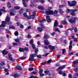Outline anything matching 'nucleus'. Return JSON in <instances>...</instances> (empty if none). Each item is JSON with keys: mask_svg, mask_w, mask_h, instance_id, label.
Instances as JSON below:
<instances>
[{"mask_svg": "<svg viewBox=\"0 0 78 78\" xmlns=\"http://www.w3.org/2000/svg\"><path fill=\"white\" fill-rule=\"evenodd\" d=\"M10 20L9 17L8 16H7L5 18V21H2V24L1 25V26L2 27H5V24L6 23V22H9Z\"/></svg>", "mask_w": 78, "mask_h": 78, "instance_id": "nucleus-1", "label": "nucleus"}, {"mask_svg": "<svg viewBox=\"0 0 78 78\" xmlns=\"http://www.w3.org/2000/svg\"><path fill=\"white\" fill-rule=\"evenodd\" d=\"M58 12L57 10H55L54 12L53 11L49 10V11H46V14L47 15H50V14H54L58 13Z\"/></svg>", "mask_w": 78, "mask_h": 78, "instance_id": "nucleus-2", "label": "nucleus"}, {"mask_svg": "<svg viewBox=\"0 0 78 78\" xmlns=\"http://www.w3.org/2000/svg\"><path fill=\"white\" fill-rule=\"evenodd\" d=\"M70 2V1H68V5L69 6H74L76 4V1L75 0L73 1Z\"/></svg>", "mask_w": 78, "mask_h": 78, "instance_id": "nucleus-3", "label": "nucleus"}, {"mask_svg": "<svg viewBox=\"0 0 78 78\" xmlns=\"http://www.w3.org/2000/svg\"><path fill=\"white\" fill-rule=\"evenodd\" d=\"M36 55L35 54H32L30 56L29 60L30 61H34L36 59H34V58L36 57Z\"/></svg>", "mask_w": 78, "mask_h": 78, "instance_id": "nucleus-4", "label": "nucleus"}, {"mask_svg": "<svg viewBox=\"0 0 78 78\" xmlns=\"http://www.w3.org/2000/svg\"><path fill=\"white\" fill-rule=\"evenodd\" d=\"M72 11H77V9H68L66 12V13H69V12H72Z\"/></svg>", "mask_w": 78, "mask_h": 78, "instance_id": "nucleus-5", "label": "nucleus"}, {"mask_svg": "<svg viewBox=\"0 0 78 78\" xmlns=\"http://www.w3.org/2000/svg\"><path fill=\"white\" fill-rule=\"evenodd\" d=\"M49 48L51 51H55V47L51 46V45H49L48 46Z\"/></svg>", "mask_w": 78, "mask_h": 78, "instance_id": "nucleus-6", "label": "nucleus"}, {"mask_svg": "<svg viewBox=\"0 0 78 78\" xmlns=\"http://www.w3.org/2000/svg\"><path fill=\"white\" fill-rule=\"evenodd\" d=\"M76 19V17L73 18L72 20H69V21L71 23H73L75 22Z\"/></svg>", "mask_w": 78, "mask_h": 78, "instance_id": "nucleus-7", "label": "nucleus"}, {"mask_svg": "<svg viewBox=\"0 0 78 78\" xmlns=\"http://www.w3.org/2000/svg\"><path fill=\"white\" fill-rule=\"evenodd\" d=\"M73 64H74V65H75V67H78V60H76L75 61H74L73 62Z\"/></svg>", "mask_w": 78, "mask_h": 78, "instance_id": "nucleus-8", "label": "nucleus"}, {"mask_svg": "<svg viewBox=\"0 0 78 78\" xmlns=\"http://www.w3.org/2000/svg\"><path fill=\"white\" fill-rule=\"evenodd\" d=\"M44 43L46 45H48L50 44V42L48 41V40L47 39L44 40Z\"/></svg>", "mask_w": 78, "mask_h": 78, "instance_id": "nucleus-9", "label": "nucleus"}, {"mask_svg": "<svg viewBox=\"0 0 78 78\" xmlns=\"http://www.w3.org/2000/svg\"><path fill=\"white\" fill-rule=\"evenodd\" d=\"M9 11L10 12V16H14V13L12 12H14V10L12 9L10 10Z\"/></svg>", "mask_w": 78, "mask_h": 78, "instance_id": "nucleus-10", "label": "nucleus"}, {"mask_svg": "<svg viewBox=\"0 0 78 78\" xmlns=\"http://www.w3.org/2000/svg\"><path fill=\"white\" fill-rule=\"evenodd\" d=\"M44 20H41L40 21V22L41 23V27H42V28H45V27H44V24H42L44 23Z\"/></svg>", "mask_w": 78, "mask_h": 78, "instance_id": "nucleus-11", "label": "nucleus"}, {"mask_svg": "<svg viewBox=\"0 0 78 78\" xmlns=\"http://www.w3.org/2000/svg\"><path fill=\"white\" fill-rule=\"evenodd\" d=\"M69 45V50H72V41H70Z\"/></svg>", "mask_w": 78, "mask_h": 78, "instance_id": "nucleus-12", "label": "nucleus"}, {"mask_svg": "<svg viewBox=\"0 0 78 78\" xmlns=\"http://www.w3.org/2000/svg\"><path fill=\"white\" fill-rule=\"evenodd\" d=\"M66 67V66L63 65L61 67H59L57 69V70H62L63 69H64Z\"/></svg>", "mask_w": 78, "mask_h": 78, "instance_id": "nucleus-13", "label": "nucleus"}, {"mask_svg": "<svg viewBox=\"0 0 78 78\" xmlns=\"http://www.w3.org/2000/svg\"><path fill=\"white\" fill-rule=\"evenodd\" d=\"M46 18V20L48 22H51V20L50 19V17L49 16H47Z\"/></svg>", "mask_w": 78, "mask_h": 78, "instance_id": "nucleus-14", "label": "nucleus"}, {"mask_svg": "<svg viewBox=\"0 0 78 78\" xmlns=\"http://www.w3.org/2000/svg\"><path fill=\"white\" fill-rule=\"evenodd\" d=\"M44 39H49L50 38V36L47 34H45L44 37Z\"/></svg>", "mask_w": 78, "mask_h": 78, "instance_id": "nucleus-15", "label": "nucleus"}, {"mask_svg": "<svg viewBox=\"0 0 78 78\" xmlns=\"http://www.w3.org/2000/svg\"><path fill=\"white\" fill-rule=\"evenodd\" d=\"M16 68L19 70H22V68L21 67L19 66L18 65L16 66Z\"/></svg>", "mask_w": 78, "mask_h": 78, "instance_id": "nucleus-16", "label": "nucleus"}, {"mask_svg": "<svg viewBox=\"0 0 78 78\" xmlns=\"http://www.w3.org/2000/svg\"><path fill=\"white\" fill-rule=\"evenodd\" d=\"M2 53L3 55H7L8 53V52L5 50H3L2 51Z\"/></svg>", "mask_w": 78, "mask_h": 78, "instance_id": "nucleus-17", "label": "nucleus"}, {"mask_svg": "<svg viewBox=\"0 0 78 78\" xmlns=\"http://www.w3.org/2000/svg\"><path fill=\"white\" fill-rule=\"evenodd\" d=\"M44 73H45V74H48V75H50V73L49 71H45Z\"/></svg>", "mask_w": 78, "mask_h": 78, "instance_id": "nucleus-18", "label": "nucleus"}, {"mask_svg": "<svg viewBox=\"0 0 78 78\" xmlns=\"http://www.w3.org/2000/svg\"><path fill=\"white\" fill-rule=\"evenodd\" d=\"M71 37L73 39L74 41H77L78 39L76 38H75L74 36H72Z\"/></svg>", "mask_w": 78, "mask_h": 78, "instance_id": "nucleus-19", "label": "nucleus"}, {"mask_svg": "<svg viewBox=\"0 0 78 78\" xmlns=\"http://www.w3.org/2000/svg\"><path fill=\"white\" fill-rule=\"evenodd\" d=\"M19 51L21 52H23L25 51V49L22 48H19Z\"/></svg>", "mask_w": 78, "mask_h": 78, "instance_id": "nucleus-20", "label": "nucleus"}, {"mask_svg": "<svg viewBox=\"0 0 78 78\" xmlns=\"http://www.w3.org/2000/svg\"><path fill=\"white\" fill-rule=\"evenodd\" d=\"M5 72H7V73H6V75H9V73H8V69H5Z\"/></svg>", "mask_w": 78, "mask_h": 78, "instance_id": "nucleus-21", "label": "nucleus"}, {"mask_svg": "<svg viewBox=\"0 0 78 78\" xmlns=\"http://www.w3.org/2000/svg\"><path fill=\"white\" fill-rule=\"evenodd\" d=\"M30 6L31 7H32V8H33V7L35 6L34 4L32 2H31Z\"/></svg>", "mask_w": 78, "mask_h": 78, "instance_id": "nucleus-22", "label": "nucleus"}, {"mask_svg": "<svg viewBox=\"0 0 78 78\" xmlns=\"http://www.w3.org/2000/svg\"><path fill=\"white\" fill-rule=\"evenodd\" d=\"M76 11H73L71 12V15L72 16H75V12H76Z\"/></svg>", "mask_w": 78, "mask_h": 78, "instance_id": "nucleus-23", "label": "nucleus"}, {"mask_svg": "<svg viewBox=\"0 0 78 78\" xmlns=\"http://www.w3.org/2000/svg\"><path fill=\"white\" fill-rule=\"evenodd\" d=\"M37 29L38 31H40V32H41L42 31V30H42L41 28L39 27H38L37 28Z\"/></svg>", "mask_w": 78, "mask_h": 78, "instance_id": "nucleus-24", "label": "nucleus"}, {"mask_svg": "<svg viewBox=\"0 0 78 78\" xmlns=\"http://www.w3.org/2000/svg\"><path fill=\"white\" fill-rule=\"evenodd\" d=\"M58 11L59 12H60V14H62L64 12H63V11H62V10L61 9H59Z\"/></svg>", "mask_w": 78, "mask_h": 78, "instance_id": "nucleus-25", "label": "nucleus"}, {"mask_svg": "<svg viewBox=\"0 0 78 78\" xmlns=\"http://www.w3.org/2000/svg\"><path fill=\"white\" fill-rule=\"evenodd\" d=\"M13 76L15 78H16V77H19V75L18 74H16L13 75Z\"/></svg>", "mask_w": 78, "mask_h": 78, "instance_id": "nucleus-26", "label": "nucleus"}, {"mask_svg": "<svg viewBox=\"0 0 78 78\" xmlns=\"http://www.w3.org/2000/svg\"><path fill=\"white\" fill-rule=\"evenodd\" d=\"M7 6L8 8H11V3L10 2H8L7 4Z\"/></svg>", "mask_w": 78, "mask_h": 78, "instance_id": "nucleus-27", "label": "nucleus"}, {"mask_svg": "<svg viewBox=\"0 0 78 78\" xmlns=\"http://www.w3.org/2000/svg\"><path fill=\"white\" fill-rule=\"evenodd\" d=\"M38 9H41V10H43L44 9V8L43 7L39 6L38 7Z\"/></svg>", "mask_w": 78, "mask_h": 78, "instance_id": "nucleus-28", "label": "nucleus"}, {"mask_svg": "<svg viewBox=\"0 0 78 78\" xmlns=\"http://www.w3.org/2000/svg\"><path fill=\"white\" fill-rule=\"evenodd\" d=\"M55 31L57 32H58V33H61V31H60V30H59V29L58 28H56V29Z\"/></svg>", "mask_w": 78, "mask_h": 78, "instance_id": "nucleus-29", "label": "nucleus"}, {"mask_svg": "<svg viewBox=\"0 0 78 78\" xmlns=\"http://www.w3.org/2000/svg\"><path fill=\"white\" fill-rule=\"evenodd\" d=\"M58 22L56 21L54 23V25L55 27H57L58 26Z\"/></svg>", "mask_w": 78, "mask_h": 78, "instance_id": "nucleus-30", "label": "nucleus"}, {"mask_svg": "<svg viewBox=\"0 0 78 78\" xmlns=\"http://www.w3.org/2000/svg\"><path fill=\"white\" fill-rule=\"evenodd\" d=\"M23 9H20V14H22L23 13Z\"/></svg>", "mask_w": 78, "mask_h": 78, "instance_id": "nucleus-31", "label": "nucleus"}, {"mask_svg": "<svg viewBox=\"0 0 78 78\" xmlns=\"http://www.w3.org/2000/svg\"><path fill=\"white\" fill-rule=\"evenodd\" d=\"M14 8L15 9H19L20 8V7L15 6V7Z\"/></svg>", "mask_w": 78, "mask_h": 78, "instance_id": "nucleus-32", "label": "nucleus"}, {"mask_svg": "<svg viewBox=\"0 0 78 78\" xmlns=\"http://www.w3.org/2000/svg\"><path fill=\"white\" fill-rule=\"evenodd\" d=\"M20 59L22 60H23V59H26V57H22L20 58Z\"/></svg>", "mask_w": 78, "mask_h": 78, "instance_id": "nucleus-33", "label": "nucleus"}, {"mask_svg": "<svg viewBox=\"0 0 78 78\" xmlns=\"http://www.w3.org/2000/svg\"><path fill=\"white\" fill-rule=\"evenodd\" d=\"M52 62V60L51 59H50L48 60V61L47 62L48 64H50V63H51V62Z\"/></svg>", "mask_w": 78, "mask_h": 78, "instance_id": "nucleus-34", "label": "nucleus"}, {"mask_svg": "<svg viewBox=\"0 0 78 78\" xmlns=\"http://www.w3.org/2000/svg\"><path fill=\"white\" fill-rule=\"evenodd\" d=\"M31 28V26H29L26 29H25V30L27 31V30H29V29H30V28Z\"/></svg>", "mask_w": 78, "mask_h": 78, "instance_id": "nucleus-35", "label": "nucleus"}, {"mask_svg": "<svg viewBox=\"0 0 78 78\" xmlns=\"http://www.w3.org/2000/svg\"><path fill=\"white\" fill-rule=\"evenodd\" d=\"M9 28H12L13 29H14L15 28V27L13 26H9Z\"/></svg>", "mask_w": 78, "mask_h": 78, "instance_id": "nucleus-36", "label": "nucleus"}, {"mask_svg": "<svg viewBox=\"0 0 78 78\" xmlns=\"http://www.w3.org/2000/svg\"><path fill=\"white\" fill-rule=\"evenodd\" d=\"M34 55H36V57L37 56V57H38V58H41V55H37L36 54H34Z\"/></svg>", "mask_w": 78, "mask_h": 78, "instance_id": "nucleus-37", "label": "nucleus"}, {"mask_svg": "<svg viewBox=\"0 0 78 78\" xmlns=\"http://www.w3.org/2000/svg\"><path fill=\"white\" fill-rule=\"evenodd\" d=\"M62 53L63 54H64V53H66V49H62Z\"/></svg>", "mask_w": 78, "mask_h": 78, "instance_id": "nucleus-38", "label": "nucleus"}, {"mask_svg": "<svg viewBox=\"0 0 78 78\" xmlns=\"http://www.w3.org/2000/svg\"><path fill=\"white\" fill-rule=\"evenodd\" d=\"M23 4L24 7H27V4H26L25 2H23Z\"/></svg>", "mask_w": 78, "mask_h": 78, "instance_id": "nucleus-39", "label": "nucleus"}, {"mask_svg": "<svg viewBox=\"0 0 78 78\" xmlns=\"http://www.w3.org/2000/svg\"><path fill=\"white\" fill-rule=\"evenodd\" d=\"M32 47L33 49H35V48H36V47H35V45H34V44L32 45Z\"/></svg>", "mask_w": 78, "mask_h": 78, "instance_id": "nucleus-40", "label": "nucleus"}, {"mask_svg": "<svg viewBox=\"0 0 78 78\" xmlns=\"http://www.w3.org/2000/svg\"><path fill=\"white\" fill-rule=\"evenodd\" d=\"M42 72H43V70L42 69H40L39 71V73L41 75V73H42Z\"/></svg>", "mask_w": 78, "mask_h": 78, "instance_id": "nucleus-41", "label": "nucleus"}, {"mask_svg": "<svg viewBox=\"0 0 78 78\" xmlns=\"http://www.w3.org/2000/svg\"><path fill=\"white\" fill-rule=\"evenodd\" d=\"M14 34H15V36H18V32L16 31L15 32Z\"/></svg>", "mask_w": 78, "mask_h": 78, "instance_id": "nucleus-42", "label": "nucleus"}, {"mask_svg": "<svg viewBox=\"0 0 78 78\" xmlns=\"http://www.w3.org/2000/svg\"><path fill=\"white\" fill-rule=\"evenodd\" d=\"M36 11H35L33 13V15L34 16H35L36 15Z\"/></svg>", "mask_w": 78, "mask_h": 78, "instance_id": "nucleus-43", "label": "nucleus"}, {"mask_svg": "<svg viewBox=\"0 0 78 78\" xmlns=\"http://www.w3.org/2000/svg\"><path fill=\"white\" fill-rule=\"evenodd\" d=\"M0 11H1L3 12H6V10H4L3 9H1Z\"/></svg>", "mask_w": 78, "mask_h": 78, "instance_id": "nucleus-44", "label": "nucleus"}, {"mask_svg": "<svg viewBox=\"0 0 78 78\" xmlns=\"http://www.w3.org/2000/svg\"><path fill=\"white\" fill-rule=\"evenodd\" d=\"M30 44H31V45H32L34 44H33V41L32 40H30Z\"/></svg>", "mask_w": 78, "mask_h": 78, "instance_id": "nucleus-45", "label": "nucleus"}, {"mask_svg": "<svg viewBox=\"0 0 78 78\" xmlns=\"http://www.w3.org/2000/svg\"><path fill=\"white\" fill-rule=\"evenodd\" d=\"M53 14H54V16H56V17L59 16V15L58 14V13H54Z\"/></svg>", "mask_w": 78, "mask_h": 78, "instance_id": "nucleus-46", "label": "nucleus"}, {"mask_svg": "<svg viewBox=\"0 0 78 78\" xmlns=\"http://www.w3.org/2000/svg\"><path fill=\"white\" fill-rule=\"evenodd\" d=\"M15 41L16 42H19V39H15Z\"/></svg>", "mask_w": 78, "mask_h": 78, "instance_id": "nucleus-47", "label": "nucleus"}, {"mask_svg": "<svg viewBox=\"0 0 78 78\" xmlns=\"http://www.w3.org/2000/svg\"><path fill=\"white\" fill-rule=\"evenodd\" d=\"M48 46H44V48L46 49V50H48Z\"/></svg>", "mask_w": 78, "mask_h": 78, "instance_id": "nucleus-48", "label": "nucleus"}, {"mask_svg": "<svg viewBox=\"0 0 78 78\" xmlns=\"http://www.w3.org/2000/svg\"><path fill=\"white\" fill-rule=\"evenodd\" d=\"M65 6V5H61L59 6V8H63V7H64Z\"/></svg>", "mask_w": 78, "mask_h": 78, "instance_id": "nucleus-49", "label": "nucleus"}, {"mask_svg": "<svg viewBox=\"0 0 78 78\" xmlns=\"http://www.w3.org/2000/svg\"><path fill=\"white\" fill-rule=\"evenodd\" d=\"M33 70V68H30L28 70L29 71H32Z\"/></svg>", "mask_w": 78, "mask_h": 78, "instance_id": "nucleus-50", "label": "nucleus"}, {"mask_svg": "<svg viewBox=\"0 0 78 78\" xmlns=\"http://www.w3.org/2000/svg\"><path fill=\"white\" fill-rule=\"evenodd\" d=\"M62 72L61 71H60L58 72V73H59V75H62Z\"/></svg>", "mask_w": 78, "mask_h": 78, "instance_id": "nucleus-51", "label": "nucleus"}, {"mask_svg": "<svg viewBox=\"0 0 78 78\" xmlns=\"http://www.w3.org/2000/svg\"><path fill=\"white\" fill-rule=\"evenodd\" d=\"M30 17L31 19H34V18H35V16L32 15Z\"/></svg>", "mask_w": 78, "mask_h": 78, "instance_id": "nucleus-52", "label": "nucleus"}, {"mask_svg": "<svg viewBox=\"0 0 78 78\" xmlns=\"http://www.w3.org/2000/svg\"><path fill=\"white\" fill-rule=\"evenodd\" d=\"M23 15L25 17H27L28 16H27V14L26 13H24L23 14Z\"/></svg>", "mask_w": 78, "mask_h": 78, "instance_id": "nucleus-53", "label": "nucleus"}, {"mask_svg": "<svg viewBox=\"0 0 78 78\" xmlns=\"http://www.w3.org/2000/svg\"><path fill=\"white\" fill-rule=\"evenodd\" d=\"M40 2H41L42 3H44L45 2L44 0H40Z\"/></svg>", "mask_w": 78, "mask_h": 78, "instance_id": "nucleus-54", "label": "nucleus"}, {"mask_svg": "<svg viewBox=\"0 0 78 78\" xmlns=\"http://www.w3.org/2000/svg\"><path fill=\"white\" fill-rule=\"evenodd\" d=\"M63 24L64 25H67V22L66 21H63Z\"/></svg>", "mask_w": 78, "mask_h": 78, "instance_id": "nucleus-55", "label": "nucleus"}, {"mask_svg": "<svg viewBox=\"0 0 78 78\" xmlns=\"http://www.w3.org/2000/svg\"><path fill=\"white\" fill-rule=\"evenodd\" d=\"M8 55L9 56V58H11V56H12V55L9 53L8 54Z\"/></svg>", "mask_w": 78, "mask_h": 78, "instance_id": "nucleus-56", "label": "nucleus"}, {"mask_svg": "<svg viewBox=\"0 0 78 78\" xmlns=\"http://www.w3.org/2000/svg\"><path fill=\"white\" fill-rule=\"evenodd\" d=\"M1 42H4V41H5V40H4V39H3V38H1Z\"/></svg>", "mask_w": 78, "mask_h": 78, "instance_id": "nucleus-57", "label": "nucleus"}, {"mask_svg": "<svg viewBox=\"0 0 78 78\" xmlns=\"http://www.w3.org/2000/svg\"><path fill=\"white\" fill-rule=\"evenodd\" d=\"M24 49V51L25 50V51H28V48H25Z\"/></svg>", "mask_w": 78, "mask_h": 78, "instance_id": "nucleus-58", "label": "nucleus"}, {"mask_svg": "<svg viewBox=\"0 0 78 78\" xmlns=\"http://www.w3.org/2000/svg\"><path fill=\"white\" fill-rule=\"evenodd\" d=\"M20 28H24V27L23 26V25H22V24H21L20 25Z\"/></svg>", "mask_w": 78, "mask_h": 78, "instance_id": "nucleus-59", "label": "nucleus"}, {"mask_svg": "<svg viewBox=\"0 0 78 78\" xmlns=\"http://www.w3.org/2000/svg\"><path fill=\"white\" fill-rule=\"evenodd\" d=\"M55 33H55V32H54L52 33L51 34L52 36H54V35L55 34Z\"/></svg>", "mask_w": 78, "mask_h": 78, "instance_id": "nucleus-60", "label": "nucleus"}, {"mask_svg": "<svg viewBox=\"0 0 78 78\" xmlns=\"http://www.w3.org/2000/svg\"><path fill=\"white\" fill-rule=\"evenodd\" d=\"M26 18H27V19H31V17L29 16H27L26 17Z\"/></svg>", "mask_w": 78, "mask_h": 78, "instance_id": "nucleus-61", "label": "nucleus"}, {"mask_svg": "<svg viewBox=\"0 0 78 78\" xmlns=\"http://www.w3.org/2000/svg\"><path fill=\"white\" fill-rule=\"evenodd\" d=\"M74 31L75 32H77V28L76 27H75L74 28Z\"/></svg>", "mask_w": 78, "mask_h": 78, "instance_id": "nucleus-62", "label": "nucleus"}, {"mask_svg": "<svg viewBox=\"0 0 78 78\" xmlns=\"http://www.w3.org/2000/svg\"><path fill=\"white\" fill-rule=\"evenodd\" d=\"M4 65H5V63H4V62H2L1 63V66H4Z\"/></svg>", "mask_w": 78, "mask_h": 78, "instance_id": "nucleus-63", "label": "nucleus"}, {"mask_svg": "<svg viewBox=\"0 0 78 78\" xmlns=\"http://www.w3.org/2000/svg\"><path fill=\"white\" fill-rule=\"evenodd\" d=\"M69 78H72V75L71 74H69Z\"/></svg>", "mask_w": 78, "mask_h": 78, "instance_id": "nucleus-64", "label": "nucleus"}]
</instances>
